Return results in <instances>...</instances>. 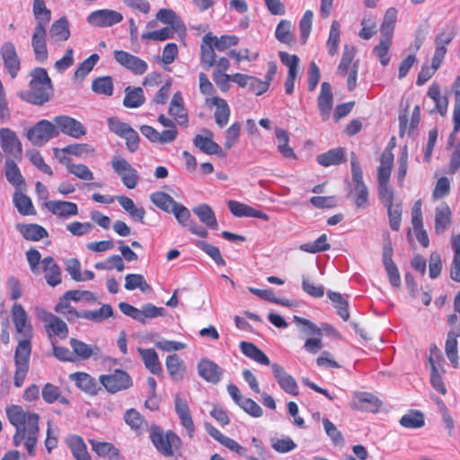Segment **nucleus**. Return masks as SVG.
Masks as SVG:
<instances>
[{"instance_id":"obj_1","label":"nucleus","mask_w":460,"mask_h":460,"mask_svg":"<svg viewBox=\"0 0 460 460\" xmlns=\"http://www.w3.org/2000/svg\"><path fill=\"white\" fill-rule=\"evenodd\" d=\"M5 411L10 423L16 429L13 438L14 447L23 445L28 454L33 456L40 433L39 414L26 411L20 405L8 406Z\"/></svg>"},{"instance_id":"obj_2","label":"nucleus","mask_w":460,"mask_h":460,"mask_svg":"<svg viewBox=\"0 0 460 460\" xmlns=\"http://www.w3.org/2000/svg\"><path fill=\"white\" fill-rule=\"evenodd\" d=\"M29 75V89L21 93L22 99L34 105H42L49 101L53 93L51 79L45 68L35 67Z\"/></svg>"},{"instance_id":"obj_3","label":"nucleus","mask_w":460,"mask_h":460,"mask_svg":"<svg viewBox=\"0 0 460 460\" xmlns=\"http://www.w3.org/2000/svg\"><path fill=\"white\" fill-rule=\"evenodd\" d=\"M11 316L15 329V339L18 341L15 351L23 349L25 351L31 352L33 327L27 312L22 305L15 303L11 308Z\"/></svg>"},{"instance_id":"obj_4","label":"nucleus","mask_w":460,"mask_h":460,"mask_svg":"<svg viewBox=\"0 0 460 460\" xmlns=\"http://www.w3.org/2000/svg\"><path fill=\"white\" fill-rule=\"evenodd\" d=\"M150 439L156 450L164 456H172L182 446L180 437L172 430L164 432L158 426L150 429Z\"/></svg>"},{"instance_id":"obj_5","label":"nucleus","mask_w":460,"mask_h":460,"mask_svg":"<svg viewBox=\"0 0 460 460\" xmlns=\"http://www.w3.org/2000/svg\"><path fill=\"white\" fill-rule=\"evenodd\" d=\"M351 176L355 194L354 203L358 208H365L368 205V189L363 181V172L355 153L350 154Z\"/></svg>"},{"instance_id":"obj_6","label":"nucleus","mask_w":460,"mask_h":460,"mask_svg":"<svg viewBox=\"0 0 460 460\" xmlns=\"http://www.w3.org/2000/svg\"><path fill=\"white\" fill-rule=\"evenodd\" d=\"M58 135L59 131L56 126L47 119L40 120L33 127L28 129L26 133V137L31 143L39 146H43L49 140L58 137Z\"/></svg>"},{"instance_id":"obj_7","label":"nucleus","mask_w":460,"mask_h":460,"mask_svg":"<svg viewBox=\"0 0 460 460\" xmlns=\"http://www.w3.org/2000/svg\"><path fill=\"white\" fill-rule=\"evenodd\" d=\"M100 383L111 394L128 390L133 386L129 374L121 369H116L109 375L100 376Z\"/></svg>"},{"instance_id":"obj_8","label":"nucleus","mask_w":460,"mask_h":460,"mask_svg":"<svg viewBox=\"0 0 460 460\" xmlns=\"http://www.w3.org/2000/svg\"><path fill=\"white\" fill-rule=\"evenodd\" d=\"M111 167L127 188L134 189L137 186V171L125 158L114 155L111 159Z\"/></svg>"},{"instance_id":"obj_9","label":"nucleus","mask_w":460,"mask_h":460,"mask_svg":"<svg viewBox=\"0 0 460 460\" xmlns=\"http://www.w3.org/2000/svg\"><path fill=\"white\" fill-rule=\"evenodd\" d=\"M114 58L117 63L136 75H144L148 68L145 60L124 50H115Z\"/></svg>"},{"instance_id":"obj_10","label":"nucleus","mask_w":460,"mask_h":460,"mask_svg":"<svg viewBox=\"0 0 460 460\" xmlns=\"http://www.w3.org/2000/svg\"><path fill=\"white\" fill-rule=\"evenodd\" d=\"M55 125L59 132L73 138L79 139L86 135V128L77 119L69 116H57L54 118Z\"/></svg>"},{"instance_id":"obj_11","label":"nucleus","mask_w":460,"mask_h":460,"mask_svg":"<svg viewBox=\"0 0 460 460\" xmlns=\"http://www.w3.org/2000/svg\"><path fill=\"white\" fill-rule=\"evenodd\" d=\"M87 22L96 27H111L119 23L123 20V15L115 10L100 9L92 12L87 17Z\"/></svg>"},{"instance_id":"obj_12","label":"nucleus","mask_w":460,"mask_h":460,"mask_svg":"<svg viewBox=\"0 0 460 460\" xmlns=\"http://www.w3.org/2000/svg\"><path fill=\"white\" fill-rule=\"evenodd\" d=\"M1 55L8 74L13 79L15 78L21 68V61L13 43L11 41L4 42L1 48Z\"/></svg>"},{"instance_id":"obj_13","label":"nucleus","mask_w":460,"mask_h":460,"mask_svg":"<svg viewBox=\"0 0 460 460\" xmlns=\"http://www.w3.org/2000/svg\"><path fill=\"white\" fill-rule=\"evenodd\" d=\"M0 144L5 155H12L13 157H17L22 155V144L13 130L7 128H1Z\"/></svg>"},{"instance_id":"obj_14","label":"nucleus","mask_w":460,"mask_h":460,"mask_svg":"<svg viewBox=\"0 0 460 460\" xmlns=\"http://www.w3.org/2000/svg\"><path fill=\"white\" fill-rule=\"evenodd\" d=\"M44 207L53 215L62 219H68L79 213L77 204L71 201L49 200L44 202Z\"/></svg>"},{"instance_id":"obj_15","label":"nucleus","mask_w":460,"mask_h":460,"mask_svg":"<svg viewBox=\"0 0 460 460\" xmlns=\"http://www.w3.org/2000/svg\"><path fill=\"white\" fill-rule=\"evenodd\" d=\"M174 408L181 426L187 430L189 437L192 438L195 432V425L187 401L179 394H175Z\"/></svg>"},{"instance_id":"obj_16","label":"nucleus","mask_w":460,"mask_h":460,"mask_svg":"<svg viewBox=\"0 0 460 460\" xmlns=\"http://www.w3.org/2000/svg\"><path fill=\"white\" fill-rule=\"evenodd\" d=\"M46 27L47 26H42L41 24H36L31 37V47L35 58L40 62L48 58Z\"/></svg>"},{"instance_id":"obj_17","label":"nucleus","mask_w":460,"mask_h":460,"mask_svg":"<svg viewBox=\"0 0 460 460\" xmlns=\"http://www.w3.org/2000/svg\"><path fill=\"white\" fill-rule=\"evenodd\" d=\"M271 369L273 376L281 389L292 395L298 394V386L295 378L291 375L288 374L282 366L273 363L271 364Z\"/></svg>"},{"instance_id":"obj_18","label":"nucleus","mask_w":460,"mask_h":460,"mask_svg":"<svg viewBox=\"0 0 460 460\" xmlns=\"http://www.w3.org/2000/svg\"><path fill=\"white\" fill-rule=\"evenodd\" d=\"M203 131L206 136L197 135L193 138V144L195 146L207 155H217L224 156L222 148L213 140V132L209 129H204Z\"/></svg>"},{"instance_id":"obj_19","label":"nucleus","mask_w":460,"mask_h":460,"mask_svg":"<svg viewBox=\"0 0 460 460\" xmlns=\"http://www.w3.org/2000/svg\"><path fill=\"white\" fill-rule=\"evenodd\" d=\"M435 221V233L437 234H442L445 233L452 225V211L449 206L442 202L435 208L434 214Z\"/></svg>"},{"instance_id":"obj_20","label":"nucleus","mask_w":460,"mask_h":460,"mask_svg":"<svg viewBox=\"0 0 460 460\" xmlns=\"http://www.w3.org/2000/svg\"><path fill=\"white\" fill-rule=\"evenodd\" d=\"M208 105H213L216 108L214 118L215 122L219 128H224L227 125L231 114V110L226 101L221 97L216 96L207 99Z\"/></svg>"},{"instance_id":"obj_21","label":"nucleus","mask_w":460,"mask_h":460,"mask_svg":"<svg viewBox=\"0 0 460 460\" xmlns=\"http://www.w3.org/2000/svg\"><path fill=\"white\" fill-rule=\"evenodd\" d=\"M168 113L178 125L184 127L188 125V113L184 107L183 98L180 92L173 94L170 102Z\"/></svg>"},{"instance_id":"obj_22","label":"nucleus","mask_w":460,"mask_h":460,"mask_svg":"<svg viewBox=\"0 0 460 460\" xmlns=\"http://www.w3.org/2000/svg\"><path fill=\"white\" fill-rule=\"evenodd\" d=\"M31 353V352L30 351H25L23 349H19V351H15L14 353V362L16 367L14 374V385L16 387H21L26 377L27 372L29 370V359Z\"/></svg>"},{"instance_id":"obj_23","label":"nucleus","mask_w":460,"mask_h":460,"mask_svg":"<svg viewBox=\"0 0 460 460\" xmlns=\"http://www.w3.org/2000/svg\"><path fill=\"white\" fill-rule=\"evenodd\" d=\"M317 102L323 120H327L330 118L333 104L332 89L329 83L323 82L321 84Z\"/></svg>"},{"instance_id":"obj_24","label":"nucleus","mask_w":460,"mask_h":460,"mask_svg":"<svg viewBox=\"0 0 460 460\" xmlns=\"http://www.w3.org/2000/svg\"><path fill=\"white\" fill-rule=\"evenodd\" d=\"M199 375L207 382L217 384L221 380L222 368L209 359H202L198 364Z\"/></svg>"},{"instance_id":"obj_25","label":"nucleus","mask_w":460,"mask_h":460,"mask_svg":"<svg viewBox=\"0 0 460 460\" xmlns=\"http://www.w3.org/2000/svg\"><path fill=\"white\" fill-rule=\"evenodd\" d=\"M355 409L366 411H376L380 406L379 400L372 394L366 392L356 393L351 402Z\"/></svg>"},{"instance_id":"obj_26","label":"nucleus","mask_w":460,"mask_h":460,"mask_svg":"<svg viewBox=\"0 0 460 460\" xmlns=\"http://www.w3.org/2000/svg\"><path fill=\"white\" fill-rule=\"evenodd\" d=\"M227 205L231 213L237 217H249L260 218L264 221H268L270 219L267 214L260 210H257L244 203H241L235 200H230L228 201Z\"/></svg>"},{"instance_id":"obj_27","label":"nucleus","mask_w":460,"mask_h":460,"mask_svg":"<svg viewBox=\"0 0 460 460\" xmlns=\"http://www.w3.org/2000/svg\"><path fill=\"white\" fill-rule=\"evenodd\" d=\"M69 379L75 382V385L90 395L97 394L100 387L96 380L84 372H75L69 375Z\"/></svg>"},{"instance_id":"obj_28","label":"nucleus","mask_w":460,"mask_h":460,"mask_svg":"<svg viewBox=\"0 0 460 460\" xmlns=\"http://www.w3.org/2000/svg\"><path fill=\"white\" fill-rule=\"evenodd\" d=\"M41 270L46 273L45 279L51 287L61 283V270L55 260L48 256L41 261Z\"/></svg>"},{"instance_id":"obj_29","label":"nucleus","mask_w":460,"mask_h":460,"mask_svg":"<svg viewBox=\"0 0 460 460\" xmlns=\"http://www.w3.org/2000/svg\"><path fill=\"white\" fill-rule=\"evenodd\" d=\"M137 351L145 367L154 375H160L163 371L158 354L153 349L138 348Z\"/></svg>"},{"instance_id":"obj_30","label":"nucleus","mask_w":460,"mask_h":460,"mask_svg":"<svg viewBox=\"0 0 460 460\" xmlns=\"http://www.w3.org/2000/svg\"><path fill=\"white\" fill-rule=\"evenodd\" d=\"M239 347L241 351L247 358L252 359L253 361L261 365L271 366L270 360L269 359L267 355L253 343L248 341H241Z\"/></svg>"},{"instance_id":"obj_31","label":"nucleus","mask_w":460,"mask_h":460,"mask_svg":"<svg viewBox=\"0 0 460 460\" xmlns=\"http://www.w3.org/2000/svg\"><path fill=\"white\" fill-rule=\"evenodd\" d=\"M166 369L173 381L183 379L186 367L183 361L176 354L168 355L165 359Z\"/></svg>"},{"instance_id":"obj_32","label":"nucleus","mask_w":460,"mask_h":460,"mask_svg":"<svg viewBox=\"0 0 460 460\" xmlns=\"http://www.w3.org/2000/svg\"><path fill=\"white\" fill-rule=\"evenodd\" d=\"M89 443L93 450L102 457H108L111 460H120L121 456L119 450L115 447L111 443L100 442L94 439H90Z\"/></svg>"},{"instance_id":"obj_33","label":"nucleus","mask_w":460,"mask_h":460,"mask_svg":"<svg viewBox=\"0 0 460 460\" xmlns=\"http://www.w3.org/2000/svg\"><path fill=\"white\" fill-rule=\"evenodd\" d=\"M66 444L76 460H91L86 445L81 437L72 435L66 438Z\"/></svg>"},{"instance_id":"obj_34","label":"nucleus","mask_w":460,"mask_h":460,"mask_svg":"<svg viewBox=\"0 0 460 460\" xmlns=\"http://www.w3.org/2000/svg\"><path fill=\"white\" fill-rule=\"evenodd\" d=\"M5 176L8 182L15 187L16 190H23L25 188V181L20 169L12 159L5 161Z\"/></svg>"},{"instance_id":"obj_35","label":"nucleus","mask_w":460,"mask_h":460,"mask_svg":"<svg viewBox=\"0 0 460 460\" xmlns=\"http://www.w3.org/2000/svg\"><path fill=\"white\" fill-rule=\"evenodd\" d=\"M73 301L70 296H67L66 292L60 298L58 303L55 305V312L63 315L68 322H75L76 319L81 318L80 312L76 311L71 305Z\"/></svg>"},{"instance_id":"obj_36","label":"nucleus","mask_w":460,"mask_h":460,"mask_svg":"<svg viewBox=\"0 0 460 460\" xmlns=\"http://www.w3.org/2000/svg\"><path fill=\"white\" fill-rule=\"evenodd\" d=\"M50 38L53 41H66L70 37L69 23L66 17L55 21L49 30Z\"/></svg>"},{"instance_id":"obj_37","label":"nucleus","mask_w":460,"mask_h":460,"mask_svg":"<svg viewBox=\"0 0 460 460\" xmlns=\"http://www.w3.org/2000/svg\"><path fill=\"white\" fill-rule=\"evenodd\" d=\"M156 20L170 25L175 31H185L182 21L172 9H160L156 13Z\"/></svg>"},{"instance_id":"obj_38","label":"nucleus","mask_w":460,"mask_h":460,"mask_svg":"<svg viewBox=\"0 0 460 460\" xmlns=\"http://www.w3.org/2000/svg\"><path fill=\"white\" fill-rule=\"evenodd\" d=\"M146 102L144 91L141 87L128 86L125 88L123 105L127 108H138Z\"/></svg>"},{"instance_id":"obj_39","label":"nucleus","mask_w":460,"mask_h":460,"mask_svg":"<svg viewBox=\"0 0 460 460\" xmlns=\"http://www.w3.org/2000/svg\"><path fill=\"white\" fill-rule=\"evenodd\" d=\"M420 106L416 105L412 111L411 122L408 127V115L406 112L401 113L399 115V128H400V136L402 137L406 130L408 134L411 135L413 130L417 128L420 119Z\"/></svg>"},{"instance_id":"obj_40","label":"nucleus","mask_w":460,"mask_h":460,"mask_svg":"<svg viewBox=\"0 0 460 460\" xmlns=\"http://www.w3.org/2000/svg\"><path fill=\"white\" fill-rule=\"evenodd\" d=\"M113 315V309L110 305H102L97 310L80 311V316L94 323H102Z\"/></svg>"},{"instance_id":"obj_41","label":"nucleus","mask_w":460,"mask_h":460,"mask_svg":"<svg viewBox=\"0 0 460 460\" xmlns=\"http://www.w3.org/2000/svg\"><path fill=\"white\" fill-rule=\"evenodd\" d=\"M125 422L137 433H143L148 429L147 422L135 409L128 410L124 414Z\"/></svg>"},{"instance_id":"obj_42","label":"nucleus","mask_w":460,"mask_h":460,"mask_svg":"<svg viewBox=\"0 0 460 460\" xmlns=\"http://www.w3.org/2000/svg\"><path fill=\"white\" fill-rule=\"evenodd\" d=\"M116 199L123 208V209L127 211L132 218L143 223L144 217L146 216V210L144 208L136 207L134 201L130 198L126 196H117Z\"/></svg>"},{"instance_id":"obj_43","label":"nucleus","mask_w":460,"mask_h":460,"mask_svg":"<svg viewBox=\"0 0 460 460\" xmlns=\"http://www.w3.org/2000/svg\"><path fill=\"white\" fill-rule=\"evenodd\" d=\"M345 161V150L334 148L317 156V162L325 167L340 164Z\"/></svg>"},{"instance_id":"obj_44","label":"nucleus","mask_w":460,"mask_h":460,"mask_svg":"<svg viewBox=\"0 0 460 460\" xmlns=\"http://www.w3.org/2000/svg\"><path fill=\"white\" fill-rule=\"evenodd\" d=\"M193 212L199 220L212 229H217L218 224L212 208L207 204H200L193 208Z\"/></svg>"},{"instance_id":"obj_45","label":"nucleus","mask_w":460,"mask_h":460,"mask_svg":"<svg viewBox=\"0 0 460 460\" xmlns=\"http://www.w3.org/2000/svg\"><path fill=\"white\" fill-rule=\"evenodd\" d=\"M203 40L212 42L215 49L219 51H224L232 46L237 45L239 39L235 35H223L217 38L208 33L203 37Z\"/></svg>"},{"instance_id":"obj_46","label":"nucleus","mask_w":460,"mask_h":460,"mask_svg":"<svg viewBox=\"0 0 460 460\" xmlns=\"http://www.w3.org/2000/svg\"><path fill=\"white\" fill-rule=\"evenodd\" d=\"M150 200L161 210L170 213L177 202L167 193L155 191L150 195Z\"/></svg>"},{"instance_id":"obj_47","label":"nucleus","mask_w":460,"mask_h":460,"mask_svg":"<svg viewBox=\"0 0 460 460\" xmlns=\"http://www.w3.org/2000/svg\"><path fill=\"white\" fill-rule=\"evenodd\" d=\"M69 343L73 349L72 353H74L76 358L80 359H88L93 354H95V351L99 350L97 347H92L91 345H88L75 338L70 339Z\"/></svg>"},{"instance_id":"obj_48","label":"nucleus","mask_w":460,"mask_h":460,"mask_svg":"<svg viewBox=\"0 0 460 460\" xmlns=\"http://www.w3.org/2000/svg\"><path fill=\"white\" fill-rule=\"evenodd\" d=\"M22 190H16L13 195V203L17 210L24 216L35 213L31 199L23 194Z\"/></svg>"},{"instance_id":"obj_49","label":"nucleus","mask_w":460,"mask_h":460,"mask_svg":"<svg viewBox=\"0 0 460 460\" xmlns=\"http://www.w3.org/2000/svg\"><path fill=\"white\" fill-rule=\"evenodd\" d=\"M397 19V10L394 7H390L386 10L383 22L381 24V34L382 38H389L392 40L395 22Z\"/></svg>"},{"instance_id":"obj_50","label":"nucleus","mask_w":460,"mask_h":460,"mask_svg":"<svg viewBox=\"0 0 460 460\" xmlns=\"http://www.w3.org/2000/svg\"><path fill=\"white\" fill-rule=\"evenodd\" d=\"M45 328L51 341H53V335L58 336L60 339H65L68 335L66 323L58 316L52 317V320L45 325Z\"/></svg>"},{"instance_id":"obj_51","label":"nucleus","mask_w":460,"mask_h":460,"mask_svg":"<svg viewBox=\"0 0 460 460\" xmlns=\"http://www.w3.org/2000/svg\"><path fill=\"white\" fill-rule=\"evenodd\" d=\"M329 299L333 303L335 308L337 309V314L344 320L348 321L349 318V313L348 310L349 303L342 296L341 293L329 290L328 293Z\"/></svg>"},{"instance_id":"obj_52","label":"nucleus","mask_w":460,"mask_h":460,"mask_svg":"<svg viewBox=\"0 0 460 460\" xmlns=\"http://www.w3.org/2000/svg\"><path fill=\"white\" fill-rule=\"evenodd\" d=\"M276 137L278 139V149L286 158H296L293 149L288 146L289 135L287 130L277 128Z\"/></svg>"},{"instance_id":"obj_53","label":"nucleus","mask_w":460,"mask_h":460,"mask_svg":"<svg viewBox=\"0 0 460 460\" xmlns=\"http://www.w3.org/2000/svg\"><path fill=\"white\" fill-rule=\"evenodd\" d=\"M19 230L25 239L31 241H39L48 236L47 230L36 224L21 226Z\"/></svg>"},{"instance_id":"obj_54","label":"nucleus","mask_w":460,"mask_h":460,"mask_svg":"<svg viewBox=\"0 0 460 460\" xmlns=\"http://www.w3.org/2000/svg\"><path fill=\"white\" fill-rule=\"evenodd\" d=\"M33 15L37 21L36 24L47 26L51 19V12L46 6L44 0H34L32 6Z\"/></svg>"},{"instance_id":"obj_55","label":"nucleus","mask_w":460,"mask_h":460,"mask_svg":"<svg viewBox=\"0 0 460 460\" xmlns=\"http://www.w3.org/2000/svg\"><path fill=\"white\" fill-rule=\"evenodd\" d=\"M299 249L305 252L317 253L330 250L331 245L327 235L323 234L314 242L301 244Z\"/></svg>"},{"instance_id":"obj_56","label":"nucleus","mask_w":460,"mask_h":460,"mask_svg":"<svg viewBox=\"0 0 460 460\" xmlns=\"http://www.w3.org/2000/svg\"><path fill=\"white\" fill-rule=\"evenodd\" d=\"M355 57V49L353 46L346 45L343 49L341 62L337 68V74L345 76L351 69V63Z\"/></svg>"},{"instance_id":"obj_57","label":"nucleus","mask_w":460,"mask_h":460,"mask_svg":"<svg viewBox=\"0 0 460 460\" xmlns=\"http://www.w3.org/2000/svg\"><path fill=\"white\" fill-rule=\"evenodd\" d=\"M214 49L215 46L212 42L202 40L200 47V64L207 70L215 65L216 54Z\"/></svg>"},{"instance_id":"obj_58","label":"nucleus","mask_w":460,"mask_h":460,"mask_svg":"<svg viewBox=\"0 0 460 460\" xmlns=\"http://www.w3.org/2000/svg\"><path fill=\"white\" fill-rule=\"evenodd\" d=\"M66 170L69 173L83 181H93V172L84 164H66Z\"/></svg>"},{"instance_id":"obj_59","label":"nucleus","mask_w":460,"mask_h":460,"mask_svg":"<svg viewBox=\"0 0 460 460\" xmlns=\"http://www.w3.org/2000/svg\"><path fill=\"white\" fill-rule=\"evenodd\" d=\"M340 23L338 21H333L331 25L329 38L326 43L328 53L333 56L337 53L340 42Z\"/></svg>"},{"instance_id":"obj_60","label":"nucleus","mask_w":460,"mask_h":460,"mask_svg":"<svg viewBox=\"0 0 460 460\" xmlns=\"http://www.w3.org/2000/svg\"><path fill=\"white\" fill-rule=\"evenodd\" d=\"M92 89L94 93L111 96L113 92L112 79L110 76L99 77L93 81Z\"/></svg>"},{"instance_id":"obj_61","label":"nucleus","mask_w":460,"mask_h":460,"mask_svg":"<svg viewBox=\"0 0 460 460\" xmlns=\"http://www.w3.org/2000/svg\"><path fill=\"white\" fill-rule=\"evenodd\" d=\"M139 323H146V319L156 318L165 315V309L164 307H157L151 303H146L142 305L140 309Z\"/></svg>"},{"instance_id":"obj_62","label":"nucleus","mask_w":460,"mask_h":460,"mask_svg":"<svg viewBox=\"0 0 460 460\" xmlns=\"http://www.w3.org/2000/svg\"><path fill=\"white\" fill-rule=\"evenodd\" d=\"M400 424L408 429H418L424 425V418L420 411H410L400 420Z\"/></svg>"},{"instance_id":"obj_63","label":"nucleus","mask_w":460,"mask_h":460,"mask_svg":"<svg viewBox=\"0 0 460 460\" xmlns=\"http://www.w3.org/2000/svg\"><path fill=\"white\" fill-rule=\"evenodd\" d=\"M293 321L300 327L301 332L309 336H321L322 329L316 326L313 322L297 316H293Z\"/></svg>"},{"instance_id":"obj_64","label":"nucleus","mask_w":460,"mask_h":460,"mask_svg":"<svg viewBox=\"0 0 460 460\" xmlns=\"http://www.w3.org/2000/svg\"><path fill=\"white\" fill-rule=\"evenodd\" d=\"M392 40L389 38H381L379 44L374 49V52L383 66H387L390 62L389 49Z\"/></svg>"}]
</instances>
